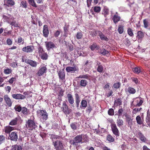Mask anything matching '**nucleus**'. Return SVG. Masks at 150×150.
<instances>
[{
    "mask_svg": "<svg viewBox=\"0 0 150 150\" xmlns=\"http://www.w3.org/2000/svg\"><path fill=\"white\" fill-rule=\"evenodd\" d=\"M82 134L77 135L73 140L70 141V143L73 146L76 147L79 145V143L83 142H82Z\"/></svg>",
    "mask_w": 150,
    "mask_h": 150,
    "instance_id": "nucleus-1",
    "label": "nucleus"
},
{
    "mask_svg": "<svg viewBox=\"0 0 150 150\" xmlns=\"http://www.w3.org/2000/svg\"><path fill=\"white\" fill-rule=\"evenodd\" d=\"M26 127L29 130H32L37 127L35 122L32 120H28L26 122Z\"/></svg>",
    "mask_w": 150,
    "mask_h": 150,
    "instance_id": "nucleus-2",
    "label": "nucleus"
},
{
    "mask_svg": "<svg viewBox=\"0 0 150 150\" xmlns=\"http://www.w3.org/2000/svg\"><path fill=\"white\" fill-rule=\"evenodd\" d=\"M52 144L56 150H63L64 149L63 144L62 141L57 140L53 142Z\"/></svg>",
    "mask_w": 150,
    "mask_h": 150,
    "instance_id": "nucleus-3",
    "label": "nucleus"
},
{
    "mask_svg": "<svg viewBox=\"0 0 150 150\" xmlns=\"http://www.w3.org/2000/svg\"><path fill=\"white\" fill-rule=\"evenodd\" d=\"M143 103V101L140 98H137L134 99L131 103V105L133 107H139Z\"/></svg>",
    "mask_w": 150,
    "mask_h": 150,
    "instance_id": "nucleus-4",
    "label": "nucleus"
},
{
    "mask_svg": "<svg viewBox=\"0 0 150 150\" xmlns=\"http://www.w3.org/2000/svg\"><path fill=\"white\" fill-rule=\"evenodd\" d=\"M62 111L66 115H69L71 112V110L69 108L66 102L63 101L62 107Z\"/></svg>",
    "mask_w": 150,
    "mask_h": 150,
    "instance_id": "nucleus-5",
    "label": "nucleus"
},
{
    "mask_svg": "<svg viewBox=\"0 0 150 150\" xmlns=\"http://www.w3.org/2000/svg\"><path fill=\"white\" fill-rule=\"evenodd\" d=\"M37 113L43 120H46L47 119L48 115L45 110H39L37 111Z\"/></svg>",
    "mask_w": 150,
    "mask_h": 150,
    "instance_id": "nucleus-6",
    "label": "nucleus"
},
{
    "mask_svg": "<svg viewBox=\"0 0 150 150\" xmlns=\"http://www.w3.org/2000/svg\"><path fill=\"white\" fill-rule=\"evenodd\" d=\"M111 130L113 134L117 137L120 135V132L115 123L111 124Z\"/></svg>",
    "mask_w": 150,
    "mask_h": 150,
    "instance_id": "nucleus-7",
    "label": "nucleus"
},
{
    "mask_svg": "<svg viewBox=\"0 0 150 150\" xmlns=\"http://www.w3.org/2000/svg\"><path fill=\"white\" fill-rule=\"evenodd\" d=\"M35 47L33 45H28L23 47L22 49V50L27 53H31L34 50Z\"/></svg>",
    "mask_w": 150,
    "mask_h": 150,
    "instance_id": "nucleus-8",
    "label": "nucleus"
},
{
    "mask_svg": "<svg viewBox=\"0 0 150 150\" xmlns=\"http://www.w3.org/2000/svg\"><path fill=\"white\" fill-rule=\"evenodd\" d=\"M9 139L14 141H16L18 139V136L17 132L16 131L12 132L9 134Z\"/></svg>",
    "mask_w": 150,
    "mask_h": 150,
    "instance_id": "nucleus-9",
    "label": "nucleus"
},
{
    "mask_svg": "<svg viewBox=\"0 0 150 150\" xmlns=\"http://www.w3.org/2000/svg\"><path fill=\"white\" fill-rule=\"evenodd\" d=\"M45 44L46 48L48 51L55 47V45L52 42H45Z\"/></svg>",
    "mask_w": 150,
    "mask_h": 150,
    "instance_id": "nucleus-10",
    "label": "nucleus"
},
{
    "mask_svg": "<svg viewBox=\"0 0 150 150\" xmlns=\"http://www.w3.org/2000/svg\"><path fill=\"white\" fill-rule=\"evenodd\" d=\"M4 98L7 105L8 107H11L12 104V102L10 98L8 96V95H5L4 96Z\"/></svg>",
    "mask_w": 150,
    "mask_h": 150,
    "instance_id": "nucleus-11",
    "label": "nucleus"
},
{
    "mask_svg": "<svg viewBox=\"0 0 150 150\" xmlns=\"http://www.w3.org/2000/svg\"><path fill=\"white\" fill-rule=\"evenodd\" d=\"M47 70V68L45 66L42 67L39 69L37 74L39 76H42L46 72Z\"/></svg>",
    "mask_w": 150,
    "mask_h": 150,
    "instance_id": "nucleus-12",
    "label": "nucleus"
},
{
    "mask_svg": "<svg viewBox=\"0 0 150 150\" xmlns=\"http://www.w3.org/2000/svg\"><path fill=\"white\" fill-rule=\"evenodd\" d=\"M49 33V30L47 25H44L43 27V36L45 38L48 37Z\"/></svg>",
    "mask_w": 150,
    "mask_h": 150,
    "instance_id": "nucleus-13",
    "label": "nucleus"
},
{
    "mask_svg": "<svg viewBox=\"0 0 150 150\" xmlns=\"http://www.w3.org/2000/svg\"><path fill=\"white\" fill-rule=\"evenodd\" d=\"M14 129V127L10 126H6L4 127L3 131L7 134H10L11 131Z\"/></svg>",
    "mask_w": 150,
    "mask_h": 150,
    "instance_id": "nucleus-14",
    "label": "nucleus"
},
{
    "mask_svg": "<svg viewBox=\"0 0 150 150\" xmlns=\"http://www.w3.org/2000/svg\"><path fill=\"white\" fill-rule=\"evenodd\" d=\"M12 97L16 99H23L25 98V96L21 94H13L12 95Z\"/></svg>",
    "mask_w": 150,
    "mask_h": 150,
    "instance_id": "nucleus-15",
    "label": "nucleus"
},
{
    "mask_svg": "<svg viewBox=\"0 0 150 150\" xmlns=\"http://www.w3.org/2000/svg\"><path fill=\"white\" fill-rule=\"evenodd\" d=\"M67 97L69 104L71 105L73 104L74 103V100L72 95L69 93H68L67 95Z\"/></svg>",
    "mask_w": 150,
    "mask_h": 150,
    "instance_id": "nucleus-16",
    "label": "nucleus"
},
{
    "mask_svg": "<svg viewBox=\"0 0 150 150\" xmlns=\"http://www.w3.org/2000/svg\"><path fill=\"white\" fill-rule=\"evenodd\" d=\"M95 32L96 34L97 33L98 34L101 40H105L106 41L108 40V39L100 31H96Z\"/></svg>",
    "mask_w": 150,
    "mask_h": 150,
    "instance_id": "nucleus-17",
    "label": "nucleus"
},
{
    "mask_svg": "<svg viewBox=\"0 0 150 150\" xmlns=\"http://www.w3.org/2000/svg\"><path fill=\"white\" fill-rule=\"evenodd\" d=\"M116 123L118 127L120 128L124 125V121L119 117H118Z\"/></svg>",
    "mask_w": 150,
    "mask_h": 150,
    "instance_id": "nucleus-18",
    "label": "nucleus"
},
{
    "mask_svg": "<svg viewBox=\"0 0 150 150\" xmlns=\"http://www.w3.org/2000/svg\"><path fill=\"white\" fill-rule=\"evenodd\" d=\"M138 134L141 141L143 142H145L146 139L144 135L140 132H138Z\"/></svg>",
    "mask_w": 150,
    "mask_h": 150,
    "instance_id": "nucleus-19",
    "label": "nucleus"
},
{
    "mask_svg": "<svg viewBox=\"0 0 150 150\" xmlns=\"http://www.w3.org/2000/svg\"><path fill=\"white\" fill-rule=\"evenodd\" d=\"M142 68L141 67H137L132 69L133 72L135 73L138 74L142 72Z\"/></svg>",
    "mask_w": 150,
    "mask_h": 150,
    "instance_id": "nucleus-20",
    "label": "nucleus"
},
{
    "mask_svg": "<svg viewBox=\"0 0 150 150\" xmlns=\"http://www.w3.org/2000/svg\"><path fill=\"white\" fill-rule=\"evenodd\" d=\"M27 64H29L33 67H36L37 66V62L34 61L29 59L26 61Z\"/></svg>",
    "mask_w": 150,
    "mask_h": 150,
    "instance_id": "nucleus-21",
    "label": "nucleus"
},
{
    "mask_svg": "<svg viewBox=\"0 0 150 150\" xmlns=\"http://www.w3.org/2000/svg\"><path fill=\"white\" fill-rule=\"evenodd\" d=\"M120 16L117 15H115L113 16L112 20L114 23L116 24L120 20Z\"/></svg>",
    "mask_w": 150,
    "mask_h": 150,
    "instance_id": "nucleus-22",
    "label": "nucleus"
},
{
    "mask_svg": "<svg viewBox=\"0 0 150 150\" xmlns=\"http://www.w3.org/2000/svg\"><path fill=\"white\" fill-rule=\"evenodd\" d=\"M59 78L62 81H63V80L65 79V73L62 71H59L58 74Z\"/></svg>",
    "mask_w": 150,
    "mask_h": 150,
    "instance_id": "nucleus-23",
    "label": "nucleus"
},
{
    "mask_svg": "<svg viewBox=\"0 0 150 150\" xmlns=\"http://www.w3.org/2000/svg\"><path fill=\"white\" fill-rule=\"evenodd\" d=\"M122 99L121 98H117L116 100H115L114 102V105L115 106H117L118 105L120 106L122 105Z\"/></svg>",
    "mask_w": 150,
    "mask_h": 150,
    "instance_id": "nucleus-24",
    "label": "nucleus"
},
{
    "mask_svg": "<svg viewBox=\"0 0 150 150\" xmlns=\"http://www.w3.org/2000/svg\"><path fill=\"white\" fill-rule=\"evenodd\" d=\"M66 70L67 72L71 71L75 72L76 70V67L75 66L74 67H67L66 68Z\"/></svg>",
    "mask_w": 150,
    "mask_h": 150,
    "instance_id": "nucleus-25",
    "label": "nucleus"
},
{
    "mask_svg": "<svg viewBox=\"0 0 150 150\" xmlns=\"http://www.w3.org/2000/svg\"><path fill=\"white\" fill-rule=\"evenodd\" d=\"M18 120V117H16L11 120L9 122V125L11 126L16 125L17 124V122Z\"/></svg>",
    "mask_w": 150,
    "mask_h": 150,
    "instance_id": "nucleus-26",
    "label": "nucleus"
},
{
    "mask_svg": "<svg viewBox=\"0 0 150 150\" xmlns=\"http://www.w3.org/2000/svg\"><path fill=\"white\" fill-rule=\"evenodd\" d=\"M144 36V33L143 32L141 31H139L137 32V38L138 39H142Z\"/></svg>",
    "mask_w": 150,
    "mask_h": 150,
    "instance_id": "nucleus-27",
    "label": "nucleus"
},
{
    "mask_svg": "<svg viewBox=\"0 0 150 150\" xmlns=\"http://www.w3.org/2000/svg\"><path fill=\"white\" fill-rule=\"evenodd\" d=\"M100 62H97V64L98 66L97 68V70L100 73L103 72V68L102 65H100Z\"/></svg>",
    "mask_w": 150,
    "mask_h": 150,
    "instance_id": "nucleus-28",
    "label": "nucleus"
},
{
    "mask_svg": "<svg viewBox=\"0 0 150 150\" xmlns=\"http://www.w3.org/2000/svg\"><path fill=\"white\" fill-rule=\"evenodd\" d=\"M127 91L131 94H134L136 92V90L134 88L131 87H129L127 88Z\"/></svg>",
    "mask_w": 150,
    "mask_h": 150,
    "instance_id": "nucleus-29",
    "label": "nucleus"
},
{
    "mask_svg": "<svg viewBox=\"0 0 150 150\" xmlns=\"http://www.w3.org/2000/svg\"><path fill=\"white\" fill-rule=\"evenodd\" d=\"M87 105V102L85 100H83L81 103V105L80 106L81 108H86Z\"/></svg>",
    "mask_w": 150,
    "mask_h": 150,
    "instance_id": "nucleus-30",
    "label": "nucleus"
},
{
    "mask_svg": "<svg viewBox=\"0 0 150 150\" xmlns=\"http://www.w3.org/2000/svg\"><path fill=\"white\" fill-rule=\"evenodd\" d=\"M117 30L120 34H122L124 31V26L122 25H119Z\"/></svg>",
    "mask_w": 150,
    "mask_h": 150,
    "instance_id": "nucleus-31",
    "label": "nucleus"
},
{
    "mask_svg": "<svg viewBox=\"0 0 150 150\" xmlns=\"http://www.w3.org/2000/svg\"><path fill=\"white\" fill-rule=\"evenodd\" d=\"M137 123L139 125H141L143 123V121L140 115L137 116L136 118Z\"/></svg>",
    "mask_w": 150,
    "mask_h": 150,
    "instance_id": "nucleus-32",
    "label": "nucleus"
},
{
    "mask_svg": "<svg viewBox=\"0 0 150 150\" xmlns=\"http://www.w3.org/2000/svg\"><path fill=\"white\" fill-rule=\"evenodd\" d=\"M68 26H67L66 25L64 27V36L65 37L67 36L68 32Z\"/></svg>",
    "mask_w": 150,
    "mask_h": 150,
    "instance_id": "nucleus-33",
    "label": "nucleus"
},
{
    "mask_svg": "<svg viewBox=\"0 0 150 150\" xmlns=\"http://www.w3.org/2000/svg\"><path fill=\"white\" fill-rule=\"evenodd\" d=\"M3 18L4 19V21L8 23H9L11 21V20H12V18H10V17H9L5 15H3Z\"/></svg>",
    "mask_w": 150,
    "mask_h": 150,
    "instance_id": "nucleus-34",
    "label": "nucleus"
},
{
    "mask_svg": "<svg viewBox=\"0 0 150 150\" xmlns=\"http://www.w3.org/2000/svg\"><path fill=\"white\" fill-rule=\"evenodd\" d=\"M106 138L107 140L110 142H113L114 141V138L110 134L108 135Z\"/></svg>",
    "mask_w": 150,
    "mask_h": 150,
    "instance_id": "nucleus-35",
    "label": "nucleus"
},
{
    "mask_svg": "<svg viewBox=\"0 0 150 150\" xmlns=\"http://www.w3.org/2000/svg\"><path fill=\"white\" fill-rule=\"evenodd\" d=\"M88 84V82L86 80L82 79L80 81V85L83 87L86 86Z\"/></svg>",
    "mask_w": 150,
    "mask_h": 150,
    "instance_id": "nucleus-36",
    "label": "nucleus"
},
{
    "mask_svg": "<svg viewBox=\"0 0 150 150\" xmlns=\"http://www.w3.org/2000/svg\"><path fill=\"white\" fill-rule=\"evenodd\" d=\"M13 21H10L9 24L12 26H13L15 27H16L19 26V24L18 23H16V21L14 20V18H12Z\"/></svg>",
    "mask_w": 150,
    "mask_h": 150,
    "instance_id": "nucleus-37",
    "label": "nucleus"
},
{
    "mask_svg": "<svg viewBox=\"0 0 150 150\" xmlns=\"http://www.w3.org/2000/svg\"><path fill=\"white\" fill-rule=\"evenodd\" d=\"M6 4L7 6H10L14 5L15 4V2L12 0H7Z\"/></svg>",
    "mask_w": 150,
    "mask_h": 150,
    "instance_id": "nucleus-38",
    "label": "nucleus"
},
{
    "mask_svg": "<svg viewBox=\"0 0 150 150\" xmlns=\"http://www.w3.org/2000/svg\"><path fill=\"white\" fill-rule=\"evenodd\" d=\"M126 121L129 126H130L133 124L132 120L131 118V117L127 119Z\"/></svg>",
    "mask_w": 150,
    "mask_h": 150,
    "instance_id": "nucleus-39",
    "label": "nucleus"
},
{
    "mask_svg": "<svg viewBox=\"0 0 150 150\" xmlns=\"http://www.w3.org/2000/svg\"><path fill=\"white\" fill-rule=\"evenodd\" d=\"M41 58L43 60H46L48 58V55L46 53L44 52L40 55Z\"/></svg>",
    "mask_w": 150,
    "mask_h": 150,
    "instance_id": "nucleus-40",
    "label": "nucleus"
},
{
    "mask_svg": "<svg viewBox=\"0 0 150 150\" xmlns=\"http://www.w3.org/2000/svg\"><path fill=\"white\" fill-rule=\"evenodd\" d=\"M109 13V10L108 9L106 8H104L103 10V14L105 17V16L108 15Z\"/></svg>",
    "mask_w": 150,
    "mask_h": 150,
    "instance_id": "nucleus-41",
    "label": "nucleus"
},
{
    "mask_svg": "<svg viewBox=\"0 0 150 150\" xmlns=\"http://www.w3.org/2000/svg\"><path fill=\"white\" fill-rule=\"evenodd\" d=\"M12 150H22V148L21 146L16 145L13 146Z\"/></svg>",
    "mask_w": 150,
    "mask_h": 150,
    "instance_id": "nucleus-42",
    "label": "nucleus"
},
{
    "mask_svg": "<svg viewBox=\"0 0 150 150\" xmlns=\"http://www.w3.org/2000/svg\"><path fill=\"white\" fill-rule=\"evenodd\" d=\"M21 105H16L14 108L15 110L18 112H20L22 109Z\"/></svg>",
    "mask_w": 150,
    "mask_h": 150,
    "instance_id": "nucleus-43",
    "label": "nucleus"
},
{
    "mask_svg": "<svg viewBox=\"0 0 150 150\" xmlns=\"http://www.w3.org/2000/svg\"><path fill=\"white\" fill-rule=\"evenodd\" d=\"M29 4L35 7H37V6L34 0H28Z\"/></svg>",
    "mask_w": 150,
    "mask_h": 150,
    "instance_id": "nucleus-44",
    "label": "nucleus"
},
{
    "mask_svg": "<svg viewBox=\"0 0 150 150\" xmlns=\"http://www.w3.org/2000/svg\"><path fill=\"white\" fill-rule=\"evenodd\" d=\"M21 111L22 112L24 115H27L28 114L27 109L25 107H23Z\"/></svg>",
    "mask_w": 150,
    "mask_h": 150,
    "instance_id": "nucleus-45",
    "label": "nucleus"
},
{
    "mask_svg": "<svg viewBox=\"0 0 150 150\" xmlns=\"http://www.w3.org/2000/svg\"><path fill=\"white\" fill-rule=\"evenodd\" d=\"M50 136L51 137V138L54 139H59L60 137L59 136L57 135L53 134H50Z\"/></svg>",
    "mask_w": 150,
    "mask_h": 150,
    "instance_id": "nucleus-46",
    "label": "nucleus"
},
{
    "mask_svg": "<svg viewBox=\"0 0 150 150\" xmlns=\"http://www.w3.org/2000/svg\"><path fill=\"white\" fill-rule=\"evenodd\" d=\"M12 70L11 69L7 68L6 69H5L4 71V73L5 74H9L11 73Z\"/></svg>",
    "mask_w": 150,
    "mask_h": 150,
    "instance_id": "nucleus-47",
    "label": "nucleus"
},
{
    "mask_svg": "<svg viewBox=\"0 0 150 150\" xmlns=\"http://www.w3.org/2000/svg\"><path fill=\"white\" fill-rule=\"evenodd\" d=\"M121 86V83L120 82L115 83L113 84V87L115 88H119Z\"/></svg>",
    "mask_w": 150,
    "mask_h": 150,
    "instance_id": "nucleus-48",
    "label": "nucleus"
},
{
    "mask_svg": "<svg viewBox=\"0 0 150 150\" xmlns=\"http://www.w3.org/2000/svg\"><path fill=\"white\" fill-rule=\"evenodd\" d=\"M143 23L145 28H147L149 27V22L148 20L144 19L143 20Z\"/></svg>",
    "mask_w": 150,
    "mask_h": 150,
    "instance_id": "nucleus-49",
    "label": "nucleus"
},
{
    "mask_svg": "<svg viewBox=\"0 0 150 150\" xmlns=\"http://www.w3.org/2000/svg\"><path fill=\"white\" fill-rule=\"evenodd\" d=\"M17 42L18 43H21L22 44H24V40L22 37H19L18 38Z\"/></svg>",
    "mask_w": 150,
    "mask_h": 150,
    "instance_id": "nucleus-50",
    "label": "nucleus"
},
{
    "mask_svg": "<svg viewBox=\"0 0 150 150\" xmlns=\"http://www.w3.org/2000/svg\"><path fill=\"white\" fill-rule=\"evenodd\" d=\"M38 53L40 55L44 52L42 46H39L38 48Z\"/></svg>",
    "mask_w": 150,
    "mask_h": 150,
    "instance_id": "nucleus-51",
    "label": "nucleus"
},
{
    "mask_svg": "<svg viewBox=\"0 0 150 150\" xmlns=\"http://www.w3.org/2000/svg\"><path fill=\"white\" fill-rule=\"evenodd\" d=\"M5 140V137L3 135H0V144L4 143Z\"/></svg>",
    "mask_w": 150,
    "mask_h": 150,
    "instance_id": "nucleus-52",
    "label": "nucleus"
},
{
    "mask_svg": "<svg viewBox=\"0 0 150 150\" xmlns=\"http://www.w3.org/2000/svg\"><path fill=\"white\" fill-rule=\"evenodd\" d=\"M83 34L81 32H78L76 35V38L78 39H81L83 36Z\"/></svg>",
    "mask_w": 150,
    "mask_h": 150,
    "instance_id": "nucleus-53",
    "label": "nucleus"
},
{
    "mask_svg": "<svg viewBox=\"0 0 150 150\" xmlns=\"http://www.w3.org/2000/svg\"><path fill=\"white\" fill-rule=\"evenodd\" d=\"M100 52L103 55H105L109 53L108 51L106 50L105 49L101 50L100 51Z\"/></svg>",
    "mask_w": 150,
    "mask_h": 150,
    "instance_id": "nucleus-54",
    "label": "nucleus"
},
{
    "mask_svg": "<svg viewBox=\"0 0 150 150\" xmlns=\"http://www.w3.org/2000/svg\"><path fill=\"white\" fill-rule=\"evenodd\" d=\"M127 33L128 34L131 36H132L134 35L133 32V30L131 28H129L127 30Z\"/></svg>",
    "mask_w": 150,
    "mask_h": 150,
    "instance_id": "nucleus-55",
    "label": "nucleus"
},
{
    "mask_svg": "<svg viewBox=\"0 0 150 150\" xmlns=\"http://www.w3.org/2000/svg\"><path fill=\"white\" fill-rule=\"evenodd\" d=\"M108 113L110 115H113L114 114V110L113 109L110 108L109 110Z\"/></svg>",
    "mask_w": 150,
    "mask_h": 150,
    "instance_id": "nucleus-56",
    "label": "nucleus"
},
{
    "mask_svg": "<svg viewBox=\"0 0 150 150\" xmlns=\"http://www.w3.org/2000/svg\"><path fill=\"white\" fill-rule=\"evenodd\" d=\"M11 31H8L7 30H5L4 33H3V35L4 36H6L7 35H10L11 34Z\"/></svg>",
    "mask_w": 150,
    "mask_h": 150,
    "instance_id": "nucleus-57",
    "label": "nucleus"
},
{
    "mask_svg": "<svg viewBox=\"0 0 150 150\" xmlns=\"http://www.w3.org/2000/svg\"><path fill=\"white\" fill-rule=\"evenodd\" d=\"M142 109V108H134L133 111V113H134L135 114L137 113V112H139L141 111V110Z\"/></svg>",
    "mask_w": 150,
    "mask_h": 150,
    "instance_id": "nucleus-58",
    "label": "nucleus"
},
{
    "mask_svg": "<svg viewBox=\"0 0 150 150\" xmlns=\"http://www.w3.org/2000/svg\"><path fill=\"white\" fill-rule=\"evenodd\" d=\"M101 10V8L100 6H94V12L99 13Z\"/></svg>",
    "mask_w": 150,
    "mask_h": 150,
    "instance_id": "nucleus-59",
    "label": "nucleus"
},
{
    "mask_svg": "<svg viewBox=\"0 0 150 150\" xmlns=\"http://www.w3.org/2000/svg\"><path fill=\"white\" fill-rule=\"evenodd\" d=\"M21 6H22L23 7L26 8L27 7V4L26 1H22L21 4Z\"/></svg>",
    "mask_w": 150,
    "mask_h": 150,
    "instance_id": "nucleus-60",
    "label": "nucleus"
},
{
    "mask_svg": "<svg viewBox=\"0 0 150 150\" xmlns=\"http://www.w3.org/2000/svg\"><path fill=\"white\" fill-rule=\"evenodd\" d=\"M76 123H75V122L74 123H72L70 125L72 129L74 130L76 129L77 128V127L76 125Z\"/></svg>",
    "mask_w": 150,
    "mask_h": 150,
    "instance_id": "nucleus-61",
    "label": "nucleus"
},
{
    "mask_svg": "<svg viewBox=\"0 0 150 150\" xmlns=\"http://www.w3.org/2000/svg\"><path fill=\"white\" fill-rule=\"evenodd\" d=\"M123 112V110L122 108L120 109L118 111V117L121 116L122 115V112Z\"/></svg>",
    "mask_w": 150,
    "mask_h": 150,
    "instance_id": "nucleus-62",
    "label": "nucleus"
},
{
    "mask_svg": "<svg viewBox=\"0 0 150 150\" xmlns=\"http://www.w3.org/2000/svg\"><path fill=\"white\" fill-rule=\"evenodd\" d=\"M16 80V78L15 77H12L8 81V82L12 84L13 82Z\"/></svg>",
    "mask_w": 150,
    "mask_h": 150,
    "instance_id": "nucleus-63",
    "label": "nucleus"
},
{
    "mask_svg": "<svg viewBox=\"0 0 150 150\" xmlns=\"http://www.w3.org/2000/svg\"><path fill=\"white\" fill-rule=\"evenodd\" d=\"M60 33L61 32L60 31L57 30L54 33V36L56 37H57L60 35Z\"/></svg>",
    "mask_w": 150,
    "mask_h": 150,
    "instance_id": "nucleus-64",
    "label": "nucleus"
}]
</instances>
